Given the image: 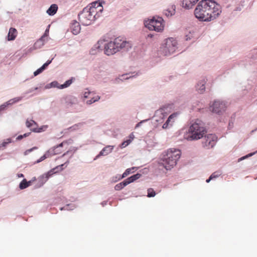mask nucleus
I'll use <instances>...</instances> for the list:
<instances>
[{
	"label": "nucleus",
	"mask_w": 257,
	"mask_h": 257,
	"mask_svg": "<svg viewBox=\"0 0 257 257\" xmlns=\"http://www.w3.org/2000/svg\"><path fill=\"white\" fill-rule=\"evenodd\" d=\"M221 7L212 0H202L194 10V15L200 21L210 22L219 17L221 14Z\"/></svg>",
	"instance_id": "obj_1"
},
{
	"label": "nucleus",
	"mask_w": 257,
	"mask_h": 257,
	"mask_svg": "<svg viewBox=\"0 0 257 257\" xmlns=\"http://www.w3.org/2000/svg\"><path fill=\"white\" fill-rule=\"evenodd\" d=\"M102 11L103 7L100 3H92L89 8H85L78 15L79 20L83 25H89L97 17H99L98 13H101Z\"/></svg>",
	"instance_id": "obj_2"
},
{
	"label": "nucleus",
	"mask_w": 257,
	"mask_h": 257,
	"mask_svg": "<svg viewBox=\"0 0 257 257\" xmlns=\"http://www.w3.org/2000/svg\"><path fill=\"white\" fill-rule=\"evenodd\" d=\"M181 155V153L179 150L170 149L167 150L163 155L162 165L166 170L171 169L177 164V162L180 159Z\"/></svg>",
	"instance_id": "obj_3"
},
{
	"label": "nucleus",
	"mask_w": 257,
	"mask_h": 257,
	"mask_svg": "<svg viewBox=\"0 0 257 257\" xmlns=\"http://www.w3.org/2000/svg\"><path fill=\"white\" fill-rule=\"evenodd\" d=\"M189 133L190 134L189 139L191 140H198L203 138L206 133L203 122L197 119L190 126Z\"/></svg>",
	"instance_id": "obj_4"
},
{
	"label": "nucleus",
	"mask_w": 257,
	"mask_h": 257,
	"mask_svg": "<svg viewBox=\"0 0 257 257\" xmlns=\"http://www.w3.org/2000/svg\"><path fill=\"white\" fill-rule=\"evenodd\" d=\"M177 41L173 38L166 39L160 48L161 51L165 55H169L173 53L177 49Z\"/></svg>",
	"instance_id": "obj_5"
},
{
	"label": "nucleus",
	"mask_w": 257,
	"mask_h": 257,
	"mask_svg": "<svg viewBox=\"0 0 257 257\" xmlns=\"http://www.w3.org/2000/svg\"><path fill=\"white\" fill-rule=\"evenodd\" d=\"M145 25L151 31L161 32L164 27V20L161 17L153 18L152 19L145 21Z\"/></svg>",
	"instance_id": "obj_6"
},
{
	"label": "nucleus",
	"mask_w": 257,
	"mask_h": 257,
	"mask_svg": "<svg viewBox=\"0 0 257 257\" xmlns=\"http://www.w3.org/2000/svg\"><path fill=\"white\" fill-rule=\"evenodd\" d=\"M64 166V164H62L60 166H57L56 168L51 170L50 171H49L47 174H43L40 176L38 178V187H40L42 186H43L48 180L49 178L51 177L53 174L56 173L57 171H55V170L58 169L59 168L60 169V170H62V167Z\"/></svg>",
	"instance_id": "obj_7"
},
{
	"label": "nucleus",
	"mask_w": 257,
	"mask_h": 257,
	"mask_svg": "<svg viewBox=\"0 0 257 257\" xmlns=\"http://www.w3.org/2000/svg\"><path fill=\"white\" fill-rule=\"evenodd\" d=\"M217 139L216 136L213 134H209L205 136L202 143L203 147L206 149L213 148L216 143Z\"/></svg>",
	"instance_id": "obj_8"
},
{
	"label": "nucleus",
	"mask_w": 257,
	"mask_h": 257,
	"mask_svg": "<svg viewBox=\"0 0 257 257\" xmlns=\"http://www.w3.org/2000/svg\"><path fill=\"white\" fill-rule=\"evenodd\" d=\"M113 42L118 51H119L121 49L127 50L131 48V44L129 42L120 38H115L113 41Z\"/></svg>",
	"instance_id": "obj_9"
},
{
	"label": "nucleus",
	"mask_w": 257,
	"mask_h": 257,
	"mask_svg": "<svg viewBox=\"0 0 257 257\" xmlns=\"http://www.w3.org/2000/svg\"><path fill=\"white\" fill-rule=\"evenodd\" d=\"M226 108L225 104L220 101H215L214 103L210 106V110L216 113H219L224 111Z\"/></svg>",
	"instance_id": "obj_10"
},
{
	"label": "nucleus",
	"mask_w": 257,
	"mask_h": 257,
	"mask_svg": "<svg viewBox=\"0 0 257 257\" xmlns=\"http://www.w3.org/2000/svg\"><path fill=\"white\" fill-rule=\"evenodd\" d=\"M26 125L27 127L31 128V131L36 133L43 132L47 127V126H43L39 128L38 127L37 123L32 119H27L26 121Z\"/></svg>",
	"instance_id": "obj_11"
},
{
	"label": "nucleus",
	"mask_w": 257,
	"mask_h": 257,
	"mask_svg": "<svg viewBox=\"0 0 257 257\" xmlns=\"http://www.w3.org/2000/svg\"><path fill=\"white\" fill-rule=\"evenodd\" d=\"M118 52L113 41H110L104 45V53L107 55H113Z\"/></svg>",
	"instance_id": "obj_12"
},
{
	"label": "nucleus",
	"mask_w": 257,
	"mask_h": 257,
	"mask_svg": "<svg viewBox=\"0 0 257 257\" xmlns=\"http://www.w3.org/2000/svg\"><path fill=\"white\" fill-rule=\"evenodd\" d=\"M84 97L85 98H90L89 100L86 101V103L91 104L100 99V96L95 95L93 92L86 91L84 93Z\"/></svg>",
	"instance_id": "obj_13"
},
{
	"label": "nucleus",
	"mask_w": 257,
	"mask_h": 257,
	"mask_svg": "<svg viewBox=\"0 0 257 257\" xmlns=\"http://www.w3.org/2000/svg\"><path fill=\"white\" fill-rule=\"evenodd\" d=\"M178 115L177 113H173L171 115H170L166 122L163 125V128L166 129L170 126H172L174 122H175V118L177 117Z\"/></svg>",
	"instance_id": "obj_14"
},
{
	"label": "nucleus",
	"mask_w": 257,
	"mask_h": 257,
	"mask_svg": "<svg viewBox=\"0 0 257 257\" xmlns=\"http://www.w3.org/2000/svg\"><path fill=\"white\" fill-rule=\"evenodd\" d=\"M67 143L66 142H63L60 144L59 145L53 147V148L50 149L48 151V154L50 155H55L59 154H60L61 153V151L59 150V148L60 147H62L64 145L66 144Z\"/></svg>",
	"instance_id": "obj_15"
},
{
	"label": "nucleus",
	"mask_w": 257,
	"mask_h": 257,
	"mask_svg": "<svg viewBox=\"0 0 257 257\" xmlns=\"http://www.w3.org/2000/svg\"><path fill=\"white\" fill-rule=\"evenodd\" d=\"M198 1L199 0H183L182 5L183 7L186 9H191Z\"/></svg>",
	"instance_id": "obj_16"
},
{
	"label": "nucleus",
	"mask_w": 257,
	"mask_h": 257,
	"mask_svg": "<svg viewBox=\"0 0 257 257\" xmlns=\"http://www.w3.org/2000/svg\"><path fill=\"white\" fill-rule=\"evenodd\" d=\"M18 35L17 30L14 28H11L9 30L8 35V40L13 41L14 40Z\"/></svg>",
	"instance_id": "obj_17"
},
{
	"label": "nucleus",
	"mask_w": 257,
	"mask_h": 257,
	"mask_svg": "<svg viewBox=\"0 0 257 257\" xmlns=\"http://www.w3.org/2000/svg\"><path fill=\"white\" fill-rule=\"evenodd\" d=\"M206 81L205 79H203L198 83L196 86V89L198 93H203L205 91V85L206 84Z\"/></svg>",
	"instance_id": "obj_18"
},
{
	"label": "nucleus",
	"mask_w": 257,
	"mask_h": 257,
	"mask_svg": "<svg viewBox=\"0 0 257 257\" xmlns=\"http://www.w3.org/2000/svg\"><path fill=\"white\" fill-rule=\"evenodd\" d=\"M113 147L111 146H107L104 147L97 155V157H99L100 156H106L112 152Z\"/></svg>",
	"instance_id": "obj_19"
},
{
	"label": "nucleus",
	"mask_w": 257,
	"mask_h": 257,
	"mask_svg": "<svg viewBox=\"0 0 257 257\" xmlns=\"http://www.w3.org/2000/svg\"><path fill=\"white\" fill-rule=\"evenodd\" d=\"M71 29L73 34H78L80 31V27L79 23L77 22L73 23L71 26Z\"/></svg>",
	"instance_id": "obj_20"
},
{
	"label": "nucleus",
	"mask_w": 257,
	"mask_h": 257,
	"mask_svg": "<svg viewBox=\"0 0 257 257\" xmlns=\"http://www.w3.org/2000/svg\"><path fill=\"white\" fill-rule=\"evenodd\" d=\"M164 13L167 17H171L175 13V6H171L168 9L165 10Z\"/></svg>",
	"instance_id": "obj_21"
},
{
	"label": "nucleus",
	"mask_w": 257,
	"mask_h": 257,
	"mask_svg": "<svg viewBox=\"0 0 257 257\" xmlns=\"http://www.w3.org/2000/svg\"><path fill=\"white\" fill-rule=\"evenodd\" d=\"M58 10V6L56 4L52 5L47 11V13L50 16L55 14Z\"/></svg>",
	"instance_id": "obj_22"
},
{
	"label": "nucleus",
	"mask_w": 257,
	"mask_h": 257,
	"mask_svg": "<svg viewBox=\"0 0 257 257\" xmlns=\"http://www.w3.org/2000/svg\"><path fill=\"white\" fill-rule=\"evenodd\" d=\"M137 170L136 167H132L131 168H128L122 174L121 176H119L118 178V180H121L123 178H125L127 175H128L130 174H131L132 172H134L135 171Z\"/></svg>",
	"instance_id": "obj_23"
},
{
	"label": "nucleus",
	"mask_w": 257,
	"mask_h": 257,
	"mask_svg": "<svg viewBox=\"0 0 257 257\" xmlns=\"http://www.w3.org/2000/svg\"><path fill=\"white\" fill-rule=\"evenodd\" d=\"M125 186L126 184L125 183L124 181H123L121 183L116 184L114 187V189L115 190L119 191L122 189Z\"/></svg>",
	"instance_id": "obj_24"
},
{
	"label": "nucleus",
	"mask_w": 257,
	"mask_h": 257,
	"mask_svg": "<svg viewBox=\"0 0 257 257\" xmlns=\"http://www.w3.org/2000/svg\"><path fill=\"white\" fill-rule=\"evenodd\" d=\"M19 187L21 189H24L28 187V183L26 179L23 180L19 185Z\"/></svg>",
	"instance_id": "obj_25"
},
{
	"label": "nucleus",
	"mask_w": 257,
	"mask_h": 257,
	"mask_svg": "<svg viewBox=\"0 0 257 257\" xmlns=\"http://www.w3.org/2000/svg\"><path fill=\"white\" fill-rule=\"evenodd\" d=\"M22 97H16L13 99H10V100L8 101V102L10 104V105H11L15 103L20 101V100H22Z\"/></svg>",
	"instance_id": "obj_26"
},
{
	"label": "nucleus",
	"mask_w": 257,
	"mask_h": 257,
	"mask_svg": "<svg viewBox=\"0 0 257 257\" xmlns=\"http://www.w3.org/2000/svg\"><path fill=\"white\" fill-rule=\"evenodd\" d=\"M72 83L71 80H68L65 82V83L61 85L60 86H58V87L60 89H63L64 88H66L68 87Z\"/></svg>",
	"instance_id": "obj_27"
},
{
	"label": "nucleus",
	"mask_w": 257,
	"mask_h": 257,
	"mask_svg": "<svg viewBox=\"0 0 257 257\" xmlns=\"http://www.w3.org/2000/svg\"><path fill=\"white\" fill-rule=\"evenodd\" d=\"M148 197H154L156 195V193L153 188H149L147 190Z\"/></svg>",
	"instance_id": "obj_28"
},
{
	"label": "nucleus",
	"mask_w": 257,
	"mask_h": 257,
	"mask_svg": "<svg viewBox=\"0 0 257 257\" xmlns=\"http://www.w3.org/2000/svg\"><path fill=\"white\" fill-rule=\"evenodd\" d=\"M11 142V139H7L6 140H5L2 143L0 144V149L2 147H5L7 146V145L10 143Z\"/></svg>",
	"instance_id": "obj_29"
},
{
	"label": "nucleus",
	"mask_w": 257,
	"mask_h": 257,
	"mask_svg": "<svg viewBox=\"0 0 257 257\" xmlns=\"http://www.w3.org/2000/svg\"><path fill=\"white\" fill-rule=\"evenodd\" d=\"M77 101V100L74 97H69V98H67V103H68V105L70 103V104H73V103H75Z\"/></svg>",
	"instance_id": "obj_30"
},
{
	"label": "nucleus",
	"mask_w": 257,
	"mask_h": 257,
	"mask_svg": "<svg viewBox=\"0 0 257 257\" xmlns=\"http://www.w3.org/2000/svg\"><path fill=\"white\" fill-rule=\"evenodd\" d=\"M141 176V174H139V173H137L135 175H134L131 177V178H132V180H133V181L134 182L135 181L137 180V179H139Z\"/></svg>",
	"instance_id": "obj_31"
},
{
	"label": "nucleus",
	"mask_w": 257,
	"mask_h": 257,
	"mask_svg": "<svg viewBox=\"0 0 257 257\" xmlns=\"http://www.w3.org/2000/svg\"><path fill=\"white\" fill-rule=\"evenodd\" d=\"M38 149L37 147H34L30 149H28V150H27L25 152H24V155H28L29 153H30L31 152H32L33 150H37Z\"/></svg>",
	"instance_id": "obj_32"
},
{
	"label": "nucleus",
	"mask_w": 257,
	"mask_h": 257,
	"mask_svg": "<svg viewBox=\"0 0 257 257\" xmlns=\"http://www.w3.org/2000/svg\"><path fill=\"white\" fill-rule=\"evenodd\" d=\"M52 60H48L41 67L42 69L43 70L51 63Z\"/></svg>",
	"instance_id": "obj_33"
},
{
	"label": "nucleus",
	"mask_w": 257,
	"mask_h": 257,
	"mask_svg": "<svg viewBox=\"0 0 257 257\" xmlns=\"http://www.w3.org/2000/svg\"><path fill=\"white\" fill-rule=\"evenodd\" d=\"M220 174H217L216 172L213 173L210 176V179H213L214 178H217Z\"/></svg>",
	"instance_id": "obj_34"
},
{
	"label": "nucleus",
	"mask_w": 257,
	"mask_h": 257,
	"mask_svg": "<svg viewBox=\"0 0 257 257\" xmlns=\"http://www.w3.org/2000/svg\"><path fill=\"white\" fill-rule=\"evenodd\" d=\"M10 105L8 101L0 106V110L5 109L8 105Z\"/></svg>",
	"instance_id": "obj_35"
},
{
	"label": "nucleus",
	"mask_w": 257,
	"mask_h": 257,
	"mask_svg": "<svg viewBox=\"0 0 257 257\" xmlns=\"http://www.w3.org/2000/svg\"><path fill=\"white\" fill-rule=\"evenodd\" d=\"M132 178H131V177H130L124 181L125 183L126 184V186L129 184L130 183L134 182L133 180H132Z\"/></svg>",
	"instance_id": "obj_36"
},
{
	"label": "nucleus",
	"mask_w": 257,
	"mask_h": 257,
	"mask_svg": "<svg viewBox=\"0 0 257 257\" xmlns=\"http://www.w3.org/2000/svg\"><path fill=\"white\" fill-rule=\"evenodd\" d=\"M132 178H131V177H130L124 181L125 183L126 184V186L129 184L130 183L134 182L133 180H132Z\"/></svg>",
	"instance_id": "obj_37"
},
{
	"label": "nucleus",
	"mask_w": 257,
	"mask_h": 257,
	"mask_svg": "<svg viewBox=\"0 0 257 257\" xmlns=\"http://www.w3.org/2000/svg\"><path fill=\"white\" fill-rule=\"evenodd\" d=\"M43 71V69H42V68L40 67V68H39L38 69H37L36 71L34 72V75L35 76H37V75H38L39 74L41 73V72H42V71Z\"/></svg>",
	"instance_id": "obj_38"
},
{
	"label": "nucleus",
	"mask_w": 257,
	"mask_h": 257,
	"mask_svg": "<svg viewBox=\"0 0 257 257\" xmlns=\"http://www.w3.org/2000/svg\"><path fill=\"white\" fill-rule=\"evenodd\" d=\"M49 157V154H48V152L45 154V155H44L43 156H42L40 159V161H42L43 160H44L45 159H46L47 158Z\"/></svg>",
	"instance_id": "obj_39"
},
{
	"label": "nucleus",
	"mask_w": 257,
	"mask_h": 257,
	"mask_svg": "<svg viewBox=\"0 0 257 257\" xmlns=\"http://www.w3.org/2000/svg\"><path fill=\"white\" fill-rule=\"evenodd\" d=\"M255 153V152L254 153H250L249 154H248L247 155L245 156H244L241 158L239 159L240 160H242L245 158H247L249 157H250V156H252L253 155H254V154Z\"/></svg>",
	"instance_id": "obj_40"
},
{
	"label": "nucleus",
	"mask_w": 257,
	"mask_h": 257,
	"mask_svg": "<svg viewBox=\"0 0 257 257\" xmlns=\"http://www.w3.org/2000/svg\"><path fill=\"white\" fill-rule=\"evenodd\" d=\"M36 179V178L34 177L31 180L29 181H27V183H28V187L30 186V185H32V184L33 183V182L35 181Z\"/></svg>",
	"instance_id": "obj_41"
},
{
	"label": "nucleus",
	"mask_w": 257,
	"mask_h": 257,
	"mask_svg": "<svg viewBox=\"0 0 257 257\" xmlns=\"http://www.w3.org/2000/svg\"><path fill=\"white\" fill-rule=\"evenodd\" d=\"M119 176H121L120 175H117L115 177H113L112 178V181L113 182H117L118 180V178L119 177Z\"/></svg>",
	"instance_id": "obj_42"
},
{
	"label": "nucleus",
	"mask_w": 257,
	"mask_h": 257,
	"mask_svg": "<svg viewBox=\"0 0 257 257\" xmlns=\"http://www.w3.org/2000/svg\"><path fill=\"white\" fill-rule=\"evenodd\" d=\"M127 145H128V143H126L125 142V141H124V142H123L121 144V147H122V148H124V147H125L126 146H127Z\"/></svg>",
	"instance_id": "obj_43"
},
{
	"label": "nucleus",
	"mask_w": 257,
	"mask_h": 257,
	"mask_svg": "<svg viewBox=\"0 0 257 257\" xmlns=\"http://www.w3.org/2000/svg\"><path fill=\"white\" fill-rule=\"evenodd\" d=\"M23 138V136H22V135H19V136L17 138V140H22Z\"/></svg>",
	"instance_id": "obj_44"
},
{
	"label": "nucleus",
	"mask_w": 257,
	"mask_h": 257,
	"mask_svg": "<svg viewBox=\"0 0 257 257\" xmlns=\"http://www.w3.org/2000/svg\"><path fill=\"white\" fill-rule=\"evenodd\" d=\"M30 134H31L30 133H25V134H24L23 135V138L28 137L30 135Z\"/></svg>",
	"instance_id": "obj_45"
},
{
	"label": "nucleus",
	"mask_w": 257,
	"mask_h": 257,
	"mask_svg": "<svg viewBox=\"0 0 257 257\" xmlns=\"http://www.w3.org/2000/svg\"><path fill=\"white\" fill-rule=\"evenodd\" d=\"M49 32V30H46V31H45V34L44 35V37L45 36H47V33H48Z\"/></svg>",
	"instance_id": "obj_46"
},
{
	"label": "nucleus",
	"mask_w": 257,
	"mask_h": 257,
	"mask_svg": "<svg viewBox=\"0 0 257 257\" xmlns=\"http://www.w3.org/2000/svg\"><path fill=\"white\" fill-rule=\"evenodd\" d=\"M125 142L126 143H128V145L131 142V140H126V141H125Z\"/></svg>",
	"instance_id": "obj_47"
},
{
	"label": "nucleus",
	"mask_w": 257,
	"mask_h": 257,
	"mask_svg": "<svg viewBox=\"0 0 257 257\" xmlns=\"http://www.w3.org/2000/svg\"><path fill=\"white\" fill-rule=\"evenodd\" d=\"M142 122H143V121H141L140 122L138 123L136 125V127H137L140 126V124H141V123H142Z\"/></svg>",
	"instance_id": "obj_48"
},
{
	"label": "nucleus",
	"mask_w": 257,
	"mask_h": 257,
	"mask_svg": "<svg viewBox=\"0 0 257 257\" xmlns=\"http://www.w3.org/2000/svg\"><path fill=\"white\" fill-rule=\"evenodd\" d=\"M42 162L41 161H40V159H38V160H37L35 162V163H39L40 162Z\"/></svg>",
	"instance_id": "obj_49"
},
{
	"label": "nucleus",
	"mask_w": 257,
	"mask_h": 257,
	"mask_svg": "<svg viewBox=\"0 0 257 257\" xmlns=\"http://www.w3.org/2000/svg\"><path fill=\"white\" fill-rule=\"evenodd\" d=\"M211 180V179H210V177H209L208 179L206 180V182L207 183H209L210 181Z\"/></svg>",
	"instance_id": "obj_50"
},
{
	"label": "nucleus",
	"mask_w": 257,
	"mask_h": 257,
	"mask_svg": "<svg viewBox=\"0 0 257 257\" xmlns=\"http://www.w3.org/2000/svg\"><path fill=\"white\" fill-rule=\"evenodd\" d=\"M102 44V41L100 40L98 42V44Z\"/></svg>",
	"instance_id": "obj_51"
},
{
	"label": "nucleus",
	"mask_w": 257,
	"mask_h": 257,
	"mask_svg": "<svg viewBox=\"0 0 257 257\" xmlns=\"http://www.w3.org/2000/svg\"><path fill=\"white\" fill-rule=\"evenodd\" d=\"M20 176V177H23L24 176H23V175L22 174H21L20 175V176Z\"/></svg>",
	"instance_id": "obj_52"
},
{
	"label": "nucleus",
	"mask_w": 257,
	"mask_h": 257,
	"mask_svg": "<svg viewBox=\"0 0 257 257\" xmlns=\"http://www.w3.org/2000/svg\"><path fill=\"white\" fill-rule=\"evenodd\" d=\"M132 76H130L129 78H131ZM128 77H126L125 79H128Z\"/></svg>",
	"instance_id": "obj_53"
}]
</instances>
